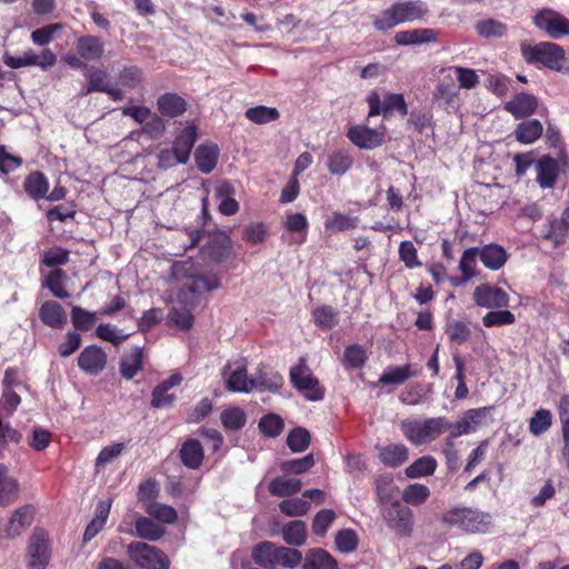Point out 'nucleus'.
Returning a JSON list of instances; mask_svg holds the SVG:
<instances>
[{"label":"nucleus","instance_id":"28","mask_svg":"<svg viewBox=\"0 0 569 569\" xmlns=\"http://www.w3.org/2000/svg\"><path fill=\"white\" fill-rule=\"evenodd\" d=\"M479 258L488 269L498 270L505 264L507 253L501 246L491 243L479 249Z\"/></svg>","mask_w":569,"mask_h":569},{"label":"nucleus","instance_id":"27","mask_svg":"<svg viewBox=\"0 0 569 569\" xmlns=\"http://www.w3.org/2000/svg\"><path fill=\"white\" fill-rule=\"evenodd\" d=\"M180 458L182 463L190 468L197 469L203 460V449L197 439H188L180 449Z\"/></svg>","mask_w":569,"mask_h":569},{"label":"nucleus","instance_id":"12","mask_svg":"<svg viewBox=\"0 0 569 569\" xmlns=\"http://www.w3.org/2000/svg\"><path fill=\"white\" fill-rule=\"evenodd\" d=\"M473 301L479 307L496 309L507 307L509 305V297L501 288L490 283H483L476 287Z\"/></svg>","mask_w":569,"mask_h":569},{"label":"nucleus","instance_id":"47","mask_svg":"<svg viewBox=\"0 0 569 569\" xmlns=\"http://www.w3.org/2000/svg\"><path fill=\"white\" fill-rule=\"evenodd\" d=\"M144 511L164 523H173L177 520V511L173 507L160 502H149Z\"/></svg>","mask_w":569,"mask_h":569},{"label":"nucleus","instance_id":"1","mask_svg":"<svg viewBox=\"0 0 569 569\" xmlns=\"http://www.w3.org/2000/svg\"><path fill=\"white\" fill-rule=\"evenodd\" d=\"M220 287L216 276L187 277L181 284L177 302L168 313L169 322L180 330H189L193 325L192 309L199 301V296Z\"/></svg>","mask_w":569,"mask_h":569},{"label":"nucleus","instance_id":"18","mask_svg":"<svg viewBox=\"0 0 569 569\" xmlns=\"http://www.w3.org/2000/svg\"><path fill=\"white\" fill-rule=\"evenodd\" d=\"M219 158V148L216 143H202L194 151V161L197 168L202 173H210L217 166Z\"/></svg>","mask_w":569,"mask_h":569},{"label":"nucleus","instance_id":"35","mask_svg":"<svg viewBox=\"0 0 569 569\" xmlns=\"http://www.w3.org/2000/svg\"><path fill=\"white\" fill-rule=\"evenodd\" d=\"M228 390L232 392H250L252 391V378L247 377L244 368H238L227 376V370L223 372Z\"/></svg>","mask_w":569,"mask_h":569},{"label":"nucleus","instance_id":"3","mask_svg":"<svg viewBox=\"0 0 569 569\" xmlns=\"http://www.w3.org/2000/svg\"><path fill=\"white\" fill-rule=\"evenodd\" d=\"M449 428L450 421L446 417L406 419L400 422L401 432L413 446L430 443Z\"/></svg>","mask_w":569,"mask_h":569},{"label":"nucleus","instance_id":"4","mask_svg":"<svg viewBox=\"0 0 569 569\" xmlns=\"http://www.w3.org/2000/svg\"><path fill=\"white\" fill-rule=\"evenodd\" d=\"M441 521L466 533H486L491 527L492 518L490 513L479 509L459 507L452 508L443 513Z\"/></svg>","mask_w":569,"mask_h":569},{"label":"nucleus","instance_id":"30","mask_svg":"<svg viewBox=\"0 0 569 569\" xmlns=\"http://www.w3.org/2000/svg\"><path fill=\"white\" fill-rule=\"evenodd\" d=\"M537 181L542 188L552 187L558 176V163L550 157H542L537 162Z\"/></svg>","mask_w":569,"mask_h":569},{"label":"nucleus","instance_id":"22","mask_svg":"<svg viewBox=\"0 0 569 569\" xmlns=\"http://www.w3.org/2000/svg\"><path fill=\"white\" fill-rule=\"evenodd\" d=\"M538 107L537 99L528 93H519L506 103V110L516 118H523L532 114Z\"/></svg>","mask_w":569,"mask_h":569},{"label":"nucleus","instance_id":"21","mask_svg":"<svg viewBox=\"0 0 569 569\" xmlns=\"http://www.w3.org/2000/svg\"><path fill=\"white\" fill-rule=\"evenodd\" d=\"M197 139V128L187 126L176 138L172 149L179 156L181 163H187Z\"/></svg>","mask_w":569,"mask_h":569},{"label":"nucleus","instance_id":"8","mask_svg":"<svg viewBox=\"0 0 569 569\" xmlns=\"http://www.w3.org/2000/svg\"><path fill=\"white\" fill-rule=\"evenodd\" d=\"M381 516L387 527L393 530L398 536H411L413 529V512L410 508L395 502L382 507Z\"/></svg>","mask_w":569,"mask_h":569},{"label":"nucleus","instance_id":"33","mask_svg":"<svg viewBox=\"0 0 569 569\" xmlns=\"http://www.w3.org/2000/svg\"><path fill=\"white\" fill-rule=\"evenodd\" d=\"M282 538L289 546L300 547L307 540L306 523L301 520H293L283 526Z\"/></svg>","mask_w":569,"mask_h":569},{"label":"nucleus","instance_id":"62","mask_svg":"<svg viewBox=\"0 0 569 569\" xmlns=\"http://www.w3.org/2000/svg\"><path fill=\"white\" fill-rule=\"evenodd\" d=\"M457 96V88L452 82V79L449 82H441L438 84L433 97L441 106H449L453 102Z\"/></svg>","mask_w":569,"mask_h":569},{"label":"nucleus","instance_id":"44","mask_svg":"<svg viewBox=\"0 0 569 569\" xmlns=\"http://www.w3.org/2000/svg\"><path fill=\"white\" fill-rule=\"evenodd\" d=\"M231 191L232 187L228 182H222L217 188V196L221 198L219 210L222 214L226 216L234 214L239 210L238 202L232 197H229Z\"/></svg>","mask_w":569,"mask_h":569},{"label":"nucleus","instance_id":"24","mask_svg":"<svg viewBox=\"0 0 569 569\" xmlns=\"http://www.w3.org/2000/svg\"><path fill=\"white\" fill-rule=\"evenodd\" d=\"M41 321L51 328H61L67 321V313L56 301H46L39 310Z\"/></svg>","mask_w":569,"mask_h":569},{"label":"nucleus","instance_id":"23","mask_svg":"<svg viewBox=\"0 0 569 569\" xmlns=\"http://www.w3.org/2000/svg\"><path fill=\"white\" fill-rule=\"evenodd\" d=\"M420 369L412 363H408L401 367H390L385 370L380 376L379 382L382 385H401L411 377L419 373Z\"/></svg>","mask_w":569,"mask_h":569},{"label":"nucleus","instance_id":"55","mask_svg":"<svg viewBox=\"0 0 569 569\" xmlns=\"http://www.w3.org/2000/svg\"><path fill=\"white\" fill-rule=\"evenodd\" d=\"M71 320L77 329L88 330L96 323L97 313L76 306L71 310Z\"/></svg>","mask_w":569,"mask_h":569},{"label":"nucleus","instance_id":"50","mask_svg":"<svg viewBox=\"0 0 569 569\" xmlns=\"http://www.w3.org/2000/svg\"><path fill=\"white\" fill-rule=\"evenodd\" d=\"M336 518L337 515L332 509H322L317 512L311 525L313 533L323 537Z\"/></svg>","mask_w":569,"mask_h":569},{"label":"nucleus","instance_id":"59","mask_svg":"<svg viewBox=\"0 0 569 569\" xmlns=\"http://www.w3.org/2000/svg\"><path fill=\"white\" fill-rule=\"evenodd\" d=\"M515 315L508 310L489 311L482 318V323L490 328L496 326L511 325L515 322Z\"/></svg>","mask_w":569,"mask_h":569},{"label":"nucleus","instance_id":"2","mask_svg":"<svg viewBox=\"0 0 569 569\" xmlns=\"http://www.w3.org/2000/svg\"><path fill=\"white\" fill-rule=\"evenodd\" d=\"M256 565L266 569L278 567L293 569L302 561V553L295 548L278 546L271 541L257 543L251 552Z\"/></svg>","mask_w":569,"mask_h":569},{"label":"nucleus","instance_id":"6","mask_svg":"<svg viewBox=\"0 0 569 569\" xmlns=\"http://www.w3.org/2000/svg\"><path fill=\"white\" fill-rule=\"evenodd\" d=\"M128 555L141 569H169L170 560L159 548L141 541L128 545Z\"/></svg>","mask_w":569,"mask_h":569},{"label":"nucleus","instance_id":"13","mask_svg":"<svg viewBox=\"0 0 569 569\" xmlns=\"http://www.w3.org/2000/svg\"><path fill=\"white\" fill-rule=\"evenodd\" d=\"M348 139L360 149H375L385 141V130L371 129L367 126H353L348 129Z\"/></svg>","mask_w":569,"mask_h":569},{"label":"nucleus","instance_id":"16","mask_svg":"<svg viewBox=\"0 0 569 569\" xmlns=\"http://www.w3.org/2000/svg\"><path fill=\"white\" fill-rule=\"evenodd\" d=\"M379 460L388 468H397L409 458V449L403 443H389L378 448Z\"/></svg>","mask_w":569,"mask_h":569},{"label":"nucleus","instance_id":"54","mask_svg":"<svg viewBox=\"0 0 569 569\" xmlns=\"http://www.w3.org/2000/svg\"><path fill=\"white\" fill-rule=\"evenodd\" d=\"M552 417L549 410L540 409L529 421V430L532 435L539 436L551 427Z\"/></svg>","mask_w":569,"mask_h":569},{"label":"nucleus","instance_id":"40","mask_svg":"<svg viewBox=\"0 0 569 569\" xmlns=\"http://www.w3.org/2000/svg\"><path fill=\"white\" fill-rule=\"evenodd\" d=\"M405 22L421 20L428 13L426 2L421 0L397 2Z\"/></svg>","mask_w":569,"mask_h":569},{"label":"nucleus","instance_id":"29","mask_svg":"<svg viewBox=\"0 0 569 569\" xmlns=\"http://www.w3.org/2000/svg\"><path fill=\"white\" fill-rule=\"evenodd\" d=\"M158 110L167 117H177L186 111V101L176 93H164L158 98Z\"/></svg>","mask_w":569,"mask_h":569},{"label":"nucleus","instance_id":"19","mask_svg":"<svg viewBox=\"0 0 569 569\" xmlns=\"http://www.w3.org/2000/svg\"><path fill=\"white\" fill-rule=\"evenodd\" d=\"M252 390L277 392L283 385V378L270 368H260L252 378Z\"/></svg>","mask_w":569,"mask_h":569},{"label":"nucleus","instance_id":"9","mask_svg":"<svg viewBox=\"0 0 569 569\" xmlns=\"http://www.w3.org/2000/svg\"><path fill=\"white\" fill-rule=\"evenodd\" d=\"M290 380L293 387L300 391L306 399L310 401H319L323 398L325 392L320 387L318 379L303 363H299L291 368Z\"/></svg>","mask_w":569,"mask_h":569},{"label":"nucleus","instance_id":"60","mask_svg":"<svg viewBox=\"0 0 569 569\" xmlns=\"http://www.w3.org/2000/svg\"><path fill=\"white\" fill-rule=\"evenodd\" d=\"M313 465H315L313 456L307 455L300 459L284 461L281 465V470L284 472L300 475V473L308 471L311 467H313Z\"/></svg>","mask_w":569,"mask_h":569},{"label":"nucleus","instance_id":"61","mask_svg":"<svg viewBox=\"0 0 569 569\" xmlns=\"http://www.w3.org/2000/svg\"><path fill=\"white\" fill-rule=\"evenodd\" d=\"M376 491L377 496L381 501L390 500L395 492L396 487L393 478L390 475H382L376 479Z\"/></svg>","mask_w":569,"mask_h":569},{"label":"nucleus","instance_id":"48","mask_svg":"<svg viewBox=\"0 0 569 569\" xmlns=\"http://www.w3.org/2000/svg\"><path fill=\"white\" fill-rule=\"evenodd\" d=\"M279 509L288 517H299L309 511L310 503L302 498L286 499L279 503Z\"/></svg>","mask_w":569,"mask_h":569},{"label":"nucleus","instance_id":"15","mask_svg":"<svg viewBox=\"0 0 569 569\" xmlns=\"http://www.w3.org/2000/svg\"><path fill=\"white\" fill-rule=\"evenodd\" d=\"M34 518V508L31 505H24L14 510L6 525V533L9 538L21 535L31 526Z\"/></svg>","mask_w":569,"mask_h":569},{"label":"nucleus","instance_id":"10","mask_svg":"<svg viewBox=\"0 0 569 569\" xmlns=\"http://www.w3.org/2000/svg\"><path fill=\"white\" fill-rule=\"evenodd\" d=\"M533 23L552 39L569 34V20L552 9L540 10L535 16Z\"/></svg>","mask_w":569,"mask_h":569},{"label":"nucleus","instance_id":"5","mask_svg":"<svg viewBox=\"0 0 569 569\" xmlns=\"http://www.w3.org/2000/svg\"><path fill=\"white\" fill-rule=\"evenodd\" d=\"M521 52L529 63L540 62L552 70H560L565 58L563 49L553 42H540L531 46L521 43Z\"/></svg>","mask_w":569,"mask_h":569},{"label":"nucleus","instance_id":"36","mask_svg":"<svg viewBox=\"0 0 569 569\" xmlns=\"http://www.w3.org/2000/svg\"><path fill=\"white\" fill-rule=\"evenodd\" d=\"M26 192L34 200L46 197L49 191V181L41 172L30 173L24 181Z\"/></svg>","mask_w":569,"mask_h":569},{"label":"nucleus","instance_id":"20","mask_svg":"<svg viewBox=\"0 0 569 569\" xmlns=\"http://www.w3.org/2000/svg\"><path fill=\"white\" fill-rule=\"evenodd\" d=\"M302 560V569H338L336 559L321 548L308 550Z\"/></svg>","mask_w":569,"mask_h":569},{"label":"nucleus","instance_id":"25","mask_svg":"<svg viewBox=\"0 0 569 569\" xmlns=\"http://www.w3.org/2000/svg\"><path fill=\"white\" fill-rule=\"evenodd\" d=\"M77 52L84 60H98L103 56V42L93 36L81 37L77 41Z\"/></svg>","mask_w":569,"mask_h":569},{"label":"nucleus","instance_id":"14","mask_svg":"<svg viewBox=\"0 0 569 569\" xmlns=\"http://www.w3.org/2000/svg\"><path fill=\"white\" fill-rule=\"evenodd\" d=\"M541 232L543 239L552 242L555 247L561 246L569 234V208H566L560 217L545 223Z\"/></svg>","mask_w":569,"mask_h":569},{"label":"nucleus","instance_id":"34","mask_svg":"<svg viewBox=\"0 0 569 569\" xmlns=\"http://www.w3.org/2000/svg\"><path fill=\"white\" fill-rule=\"evenodd\" d=\"M136 535L144 540L157 541L159 540L164 530L161 526L157 525L154 521L147 517H138L134 523Z\"/></svg>","mask_w":569,"mask_h":569},{"label":"nucleus","instance_id":"31","mask_svg":"<svg viewBox=\"0 0 569 569\" xmlns=\"http://www.w3.org/2000/svg\"><path fill=\"white\" fill-rule=\"evenodd\" d=\"M437 460L431 456H423L415 460L405 469V473L410 479L428 477L435 473Z\"/></svg>","mask_w":569,"mask_h":569},{"label":"nucleus","instance_id":"41","mask_svg":"<svg viewBox=\"0 0 569 569\" xmlns=\"http://www.w3.org/2000/svg\"><path fill=\"white\" fill-rule=\"evenodd\" d=\"M312 317L315 325L322 330L332 329L339 320L338 312L330 306H321L316 308Z\"/></svg>","mask_w":569,"mask_h":569},{"label":"nucleus","instance_id":"37","mask_svg":"<svg viewBox=\"0 0 569 569\" xmlns=\"http://www.w3.org/2000/svg\"><path fill=\"white\" fill-rule=\"evenodd\" d=\"M542 134V124L539 120H527L518 124L516 129V138L525 144L533 143Z\"/></svg>","mask_w":569,"mask_h":569},{"label":"nucleus","instance_id":"64","mask_svg":"<svg viewBox=\"0 0 569 569\" xmlns=\"http://www.w3.org/2000/svg\"><path fill=\"white\" fill-rule=\"evenodd\" d=\"M446 333L451 342L460 345L469 338L470 330L463 322L452 321L448 323Z\"/></svg>","mask_w":569,"mask_h":569},{"label":"nucleus","instance_id":"51","mask_svg":"<svg viewBox=\"0 0 569 569\" xmlns=\"http://www.w3.org/2000/svg\"><path fill=\"white\" fill-rule=\"evenodd\" d=\"M283 420L274 413L263 416L259 421L260 431L270 438L277 437L283 430Z\"/></svg>","mask_w":569,"mask_h":569},{"label":"nucleus","instance_id":"26","mask_svg":"<svg viewBox=\"0 0 569 569\" xmlns=\"http://www.w3.org/2000/svg\"><path fill=\"white\" fill-rule=\"evenodd\" d=\"M402 23L406 22L397 2L377 14L372 22L378 31H388Z\"/></svg>","mask_w":569,"mask_h":569},{"label":"nucleus","instance_id":"7","mask_svg":"<svg viewBox=\"0 0 569 569\" xmlns=\"http://www.w3.org/2000/svg\"><path fill=\"white\" fill-rule=\"evenodd\" d=\"M51 559V545L43 529H34L29 538L27 551L28 569H46Z\"/></svg>","mask_w":569,"mask_h":569},{"label":"nucleus","instance_id":"52","mask_svg":"<svg viewBox=\"0 0 569 569\" xmlns=\"http://www.w3.org/2000/svg\"><path fill=\"white\" fill-rule=\"evenodd\" d=\"M309 443L310 433L305 428H296L287 437V445L293 452L305 451Z\"/></svg>","mask_w":569,"mask_h":569},{"label":"nucleus","instance_id":"63","mask_svg":"<svg viewBox=\"0 0 569 569\" xmlns=\"http://www.w3.org/2000/svg\"><path fill=\"white\" fill-rule=\"evenodd\" d=\"M449 72L455 74L461 88L471 89L478 83V76L472 69L450 67Z\"/></svg>","mask_w":569,"mask_h":569},{"label":"nucleus","instance_id":"42","mask_svg":"<svg viewBox=\"0 0 569 569\" xmlns=\"http://www.w3.org/2000/svg\"><path fill=\"white\" fill-rule=\"evenodd\" d=\"M221 423L226 430L236 431L247 422V416L244 411L239 407H232L223 410L220 416Z\"/></svg>","mask_w":569,"mask_h":569},{"label":"nucleus","instance_id":"58","mask_svg":"<svg viewBox=\"0 0 569 569\" xmlns=\"http://www.w3.org/2000/svg\"><path fill=\"white\" fill-rule=\"evenodd\" d=\"M399 259L408 269H413L421 266L415 244L408 240L400 242Z\"/></svg>","mask_w":569,"mask_h":569},{"label":"nucleus","instance_id":"11","mask_svg":"<svg viewBox=\"0 0 569 569\" xmlns=\"http://www.w3.org/2000/svg\"><path fill=\"white\" fill-rule=\"evenodd\" d=\"M491 408L482 407L467 410L459 420L455 423L450 422L448 431L452 433V437H461L477 431L490 413Z\"/></svg>","mask_w":569,"mask_h":569},{"label":"nucleus","instance_id":"46","mask_svg":"<svg viewBox=\"0 0 569 569\" xmlns=\"http://www.w3.org/2000/svg\"><path fill=\"white\" fill-rule=\"evenodd\" d=\"M359 219L341 212H333L325 222V227L332 231H347L357 228Z\"/></svg>","mask_w":569,"mask_h":569},{"label":"nucleus","instance_id":"56","mask_svg":"<svg viewBox=\"0 0 569 569\" xmlns=\"http://www.w3.org/2000/svg\"><path fill=\"white\" fill-rule=\"evenodd\" d=\"M477 257H479L478 248H469L462 253L459 262V270L461 271L465 281L471 279L475 276Z\"/></svg>","mask_w":569,"mask_h":569},{"label":"nucleus","instance_id":"17","mask_svg":"<svg viewBox=\"0 0 569 569\" xmlns=\"http://www.w3.org/2000/svg\"><path fill=\"white\" fill-rule=\"evenodd\" d=\"M436 39L437 32L428 28L403 30L395 34V41L398 46L423 44L433 42Z\"/></svg>","mask_w":569,"mask_h":569},{"label":"nucleus","instance_id":"57","mask_svg":"<svg viewBox=\"0 0 569 569\" xmlns=\"http://www.w3.org/2000/svg\"><path fill=\"white\" fill-rule=\"evenodd\" d=\"M61 29V23L48 24L46 27L32 31L31 40L37 46H46L54 39L56 33Z\"/></svg>","mask_w":569,"mask_h":569},{"label":"nucleus","instance_id":"38","mask_svg":"<svg viewBox=\"0 0 569 569\" xmlns=\"http://www.w3.org/2000/svg\"><path fill=\"white\" fill-rule=\"evenodd\" d=\"M353 163L351 154L347 150H336L328 157V170L331 174L342 176L345 174Z\"/></svg>","mask_w":569,"mask_h":569},{"label":"nucleus","instance_id":"45","mask_svg":"<svg viewBox=\"0 0 569 569\" xmlns=\"http://www.w3.org/2000/svg\"><path fill=\"white\" fill-rule=\"evenodd\" d=\"M430 490L422 483H411L403 489L402 499L411 506H419L427 501Z\"/></svg>","mask_w":569,"mask_h":569},{"label":"nucleus","instance_id":"49","mask_svg":"<svg viewBox=\"0 0 569 569\" xmlns=\"http://www.w3.org/2000/svg\"><path fill=\"white\" fill-rule=\"evenodd\" d=\"M336 548L343 553L352 552L358 547V536L352 529H343L336 533Z\"/></svg>","mask_w":569,"mask_h":569},{"label":"nucleus","instance_id":"39","mask_svg":"<svg viewBox=\"0 0 569 569\" xmlns=\"http://www.w3.org/2000/svg\"><path fill=\"white\" fill-rule=\"evenodd\" d=\"M246 118L256 124H266L279 119L280 113L277 108L267 106H257L246 110Z\"/></svg>","mask_w":569,"mask_h":569},{"label":"nucleus","instance_id":"43","mask_svg":"<svg viewBox=\"0 0 569 569\" xmlns=\"http://www.w3.org/2000/svg\"><path fill=\"white\" fill-rule=\"evenodd\" d=\"M86 77L88 79V87L81 92L82 96H87L94 91L103 92V90H107L108 77L106 71L91 67L87 69Z\"/></svg>","mask_w":569,"mask_h":569},{"label":"nucleus","instance_id":"53","mask_svg":"<svg viewBox=\"0 0 569 569\" xmlns=\"http://www.w3.org/2000/svg\"><path fill=\"white\" fill-rule=\"evenodd\" d=\"M477 32L486 38L490 37H503L507 32V27L497 20L493 19H487L477 22L476 24Z\"/></svg>","mask_w":569,"mask_h":569},{"label":"nucleus","instance_id":"32","mask_svg":"<svg viewBox=\"0 0 569 569\" xmlns=\"http://www.w3.org/2000/svg\"><path fill=\"white\" fill-rule=\"evenodd\" d=\"M301 480L297 478L277 477L269 483V491L277 497L298 493L301 490Z\"/></svg>","mask_w":569,"mask_h":569}]
</instances>
